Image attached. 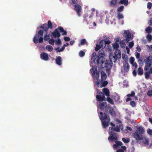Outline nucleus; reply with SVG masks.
I'll return each mask as SVG.
<instances>
[{
    "instance_id": "obj_33",
    "label": "nucleus",
    "mask_w": 152,
    "mask_h": 152,
    "mask_svg": "<svg viewBox=\"0 0 152 152\" xmlns=\"http://www.w3.org/2000/svg\"><path fill=\"white\" fill-rule=\"evenodd\" d=\"M46 48L50 52L51 51L53 50V47L49 45H46Z\"/></svg>"
},
{
    "instance_id": "obj_27",
    "label": "nucleus",
    "mask_w": 152,
    "mask_h": 152,
    "mask_svg": "<svg viewBox=\"0 0 152 152\" xmlns=\"http://www.w3.org/2000/svg\"><path fill=\"white\" fill-rule=\"evenodd\" d=\"M113 99L115 102H120V96L118 94H116V95H114Z\"/></svg>"
},
{
    "instance_id": "obj_16",
    "label": "nucleus",
    "mask_w": 152,
    "mask_h": 152,
    "mask_svg": "<svg viewBox=\"0 0 152 152\" xmlns=\"http://www.w3.org/2000/svg\"><path fill=\"white\" fill-rule=\"evenodd\" d=\"M41 58L44 61H47L49 60V58L48 54L46 53L43 52L40 55Z\"/></svg>"
},
{
    "instance_id": "obj_18",
    "label": "nucleus",
    "mask_w": 152,
    "mask_h": 152,
    "mask_svg": "<svg viewBox=\"0 0 152 152\" xmlns=\"http://www.w3.org/2000/svg\"><path fill=\"white\" fill-rule=\"evenodd\" d=\"M41 28H42L43 31L46 32V34H47V31L48 30L49 28L48 26V25L47 24L45 23L41 26L40 27Z\"/></svg>"
},
{
    "instance_id": "obj_1",
    "label": "nucleus",
    "mask_w": 152,
    "mask_h": 152,
    "mask_svg": "<svg viewBox=\"0 0 152 152\" xmlns=\"http://www.w3.org/2000/svg\"><path fill=\"white\" fill-rule=\"evenodd\" d=\"M91 71L92 73V75L93 78V81L94 85V86H96L99 88V72L96 68H93L91 69Z\"/></svg>"
},
{
    "instance_id": "obj_57",
    "label": "nucleus",
    "mask_w": 152,
    "mask_h": 152,
    "mask_svg": "<svg viewBox=\"0 0 152 152\" xmlns=\"http://www.w3.org/2000/svg\"><path fill=\"white\" fill-rule=\"evenodd\" d=\"M64 39L65 41H69L70 40V38L67 37H64Z\"/></svg>"
},
{
    "instance_id": "obj_47",
    "label": "nucleus",
    "mask_w": 152,
    "mask_h": 152,
    "mask_svg": "<svg viewBox=\"0 0 152 152\" xmlns=\"http://www.w3.org/2000/svg\"><path fill=\"white\" fill-rule=\"evenodd\" d=\"M115 142L117 145L118 146H121L123 144L121 142L118 141L117 140H116L115 141Z\"/></svg>"
},
{
    "instance_id": "obj_12",
    "label": "nucleus",
    "mask_w": 152,
    "mask_h": 152,
    "mask_svg": "<svg viewBox=\"0 0 152 152\" xmlns=\"http://www.w3.org/2000/svg\"><path fill=\"white\" fill-rule=\"evenodd\" d=\"M121 57V53L120 51V50H118V52L116 51L114 53V55L113 56V58H112V60L113 61L114 63H115L118 58H120Z\"/></svg>"
},
{
    "instance_id": "obj_44",
    "label": "nucleus",
    "mask_w": 152,
    "mask_h": 152,
    "mask_svg": "<svg viewBox=\"0 0 152 152\" xmlns=\"http://www.w3.org/2000/svg\"><path fill=\"white\" fill-rule=\"evenodd\" d=\"M124 7L123 6H122L119 7L117 9V11L118 12H121L123 11L124 10Z\"/></svg>"
},
{
    "instance_id": "obj_39",
    "label": "nucleus",
    "mask_w": 152,
    "mask_h": 152,
    "mask_svg": "<svg viewBox=\"0 0 152 152\" xmlns=\"http://www.w3.org/2000/svg\"><path fill=\"white\" fill-rule=\"evenodd\" d=\"M113 48L115 49H117L119 48L118 44L116 42L114 43L113 45Z\"/></svg>"
},
{
    "instance_id": "obj_61",
    "label": "nucleus",
    "mask_w": 152,
    "mask_h": 152,
    "mask_svg": "<svg viewBox=\"0 0 152 152\" xmlns=\"http://www.w3.org/2000/svg\"><path fill=\"white\" fill-rule=\"evenodd\" d=\"M138 59V63L140 64H143V60L140 58Z\"/></svg>"
},
{
    "instance_id": "obj_32",
    "label": "nucleus",
    "mask_w": 152,
    "mask_h": 152,
    "mask_svg": "<svg viewBox=\"0 0 152 152\" xmlns=\"http://www.w3.org/2000/svg\"><path fill=\"white\" fill-rule=\"evenodd\" d=\"M120 3L121 4H124L125 6H126L128 4V0H121Z\"/></svg>"
},
{
    "instance_id": "obj_34",
    "label": "nucleus",
    "mask_w": 152,
    "mask_h": 152,
    "mask_svg": "<svg viewBox=\"0 0 152 152\" xmlns=\"http://www.w3.org/2000/svg\"><path fill=\"white\" fill-rule=\"evenodd\" d=\"M109 134H112L113 133H114V131H115V129L113 128V127H109Z\"/></svg>"
},
{
    "instance_id": "obj_11",
    "label": "nucleus",
    "mask_w": 152,
    "mask_h": 152,
    "mask_svg": "<svg viewBox=\"0 0 152 152\" xmlns=\"http://www.w3.org/2000/svg\"><path fill=\"white\" fill-rule=\"evenodd\" d=\"M133 137L137 142H138L139 141L142 140L143 137L142 134L139 133L137 131L133 133Z\"/></svg>"
},
{
    "instance_id": "obj_31",
    "label": "nucleus",
    "mask_w": 152,
    "mask_h": 152,
    "mask_svg": "<svg viewBox=\"0 0 152 152\" xmlns=\"http://www.w3.org/2000/svg\"><path fill=\"white\" fill-rule=\"evenodd\" d=\"M145 31L147 33L149 34L151 33L152 31V28L150 26H148L145 29Z\"/></svg>"
},
{
    "instance_id": "obj_38",
    "label": "nucleus",
    "mask_w": 152,
    "mask_h": 152,
    "mask_svg": "<svg viewBox=\"0 0 152 152\" xmlns=\"http://www.w3.org/2000/svg\"><path fill=\"white\" fill-rule=\"evenodd\" d=\"M146 38L148 40L149 42H151L152 40V36L151 34H148L146 36Z\"/></svg>"
},
{
    "instance_id": "obj_62",
    "label": "nucleus",
    "mask_w": 152,
    "mask_h": 152,
    "mask_svg": "<svg viewBox=\"0 0 152 152\" xmlns=\"http://www.w3.org/2000/svg\"><path fill=\"white\" fill-rule=\"evenodd\" d=\"M132 64L133 66H134L135 67V69L137 68V65L136 62H134L133 63V64Z\"/></svg>"
},
{
    "instance_id": "obj_46",
    "label": "nucleus",
    "mask_w": 152,
    "mask_h": 152,
    "mask_svg": "<svg viewBox=\"0 0 152 152\" xmlns=\"http://www.w3.org/2000/svg\"><path fill=\"white\" fill-rule=\"evenodd\" d=\"M114 55V54H113V53H110L109 55V58H110V62H111L112 64H113V60H112V58H113V56Z\"/></svg>"
},
{
    "instance_id": "obj_15",
    "label": "nucleus",
    "mask_w": 152,
    "mask_h": 152,
    "mask_svg": "<svg viewBox=\"0 0 152 152\" xmlns=\"http://www.w3.org/2000/svg\"><path fill=\"white\" fill-rule=\"evenodd\" d=\"M59 29H58V28H56L55 29L54 31L52 32V35L53 37H52L56 38L58 37L59 38L61 36V34L58 31Z\"/></svg>"
},
{
    "instance_id": "obj_9",
    "label": "nucleus",
    "mask_w": 152,
    "mask_h": 152,
    "mask_svg": "<svg viewBox=\"0 0 152 152\" xmlns=\"http://www.w3.org/2000/svg\"><path fill=\"white\" fill-rule=\"evenodd\" d=\"M43 31L42 30H39L38 32L35 36L34 37L33 39V41L35 44H37L38 43V39L39 37H42L43 36Z\"/></svg>"
},
{
    "instance_id": "obj_19",
    "label": "nucleus",
    "mask_w": 152,
    "mask_h": 152,
    "mask_svg": "<svg viewBox=\"0 0 152 152\" xmlns=\"http://www.w3.org/2000/svg\"><path fill=\"white\" fill-rule=\"evenodd\" d=\"M137 131L139 132V133L141 134H143L144 133L145 130L143 127L141 126H139L137 128Z\"/></svg>"
},
{
    "instance_id": "obj_23",
    "label": "nucleus",
    "mask_w": 152,
    "mask_h": 152,
    "mask_svg": "<svg viewBox=\"0 0 152 152\" xmlns=\"http://www.w3.org/2000/svg\"><path fill=\"white\" fill-rule=\"evenodd\" d=\"M85 44L87 45V42L85 39H83L80 40V44H79L78 45L80 46V45H83Z\"/></svg>"
},
{
    "instance_id": "obj_8",
    "label": "nucleus",
    "mask_w": 152,
    "mask_h": 152,
    "mask_svg": "<svg viewBox=\"0 0 152 152\" xmlns=\"http://www.w3.org/2000/svg\"><path fill=\"white\" fill-rule=\"evenodd\" d=\"M91 59L92 61V63H96L97 64H99L100 60L101 58L98 56L96 55V54L95 52L93 53L91 55Z\"/></svg>"
},
{
    "instance_id": "obj_20",
    "label": "nucleus",
    "mask_w": 152,
    "mask_h": 152,
    "mask_svg": "<svg viewBox=\"0 0 152 152\" xmlns=\"http://www.w3.org/2000/svg\"><path fill=\"white\" fill-rule=\"evenodd\" d=\"M56 63L58 65H61L62 64V59L61 57L58 56L56 59Z\"/></svg>"
},
{
    "instance_id": "obj_60",
    "label": "nucleus",
    "mask_w": 152,
    "mask_h": 152,
    "mask_svg": "<svg viewBox=\"0 0 152 152\" xmlns=\"http://www.w3.org/2000/svg\"><path fill=\"white\" fill-rule=\"evenodd\" d=\"M147 132L148 134L152 136V130L151 129L147 130Z\"/></svg>"
},
{
    "instance_id": "obj_36",
    "label": "nucleus",
    "mask_w": 152,
    "mask_h": 152,
    "mask_svg": "<svg viewBox=\"0 0 152 152\" xmlns=\"http://www.w3.org/2000/svg\"><path fill=\"white\" fill-rule=\"evenodd\" d=\"M44 39L45 41H47L50 39V35L46 34L44 37Z\"/></svg>"
},
{
    "instance_id": "obj_64",
    "label": "nucleus",
    "mask_w": 152,
    "mask_h": 152,
    "mask_svg": "<svg viewBox=\"0 0 152 152\" xmlns=\"http://www.w3.org/2000/svg\"><path fill=\"white\" fill-rule=\"evenodd\" d=\"M105 45H109L110 43L111 42L110 40H104Z\"/></svg>"
},
{
    "instance_id": "obj_14",
    "label": "nucleus",
    "mask_w": 152,
    "mask_h": 152,
    "mask_svg": "<svg viewBox=\"0 0 152 152\" xmlns=\"http://www.w3.org/2000/svg\"><path fill=\"white\" fill-rule=\"evenodd\" d=\"M110 135V136L108 138V140L109 141H114L118 140V135L116 133H113Z\"/></svg>"
},
{
    "instance_id": "obj_35",
    "label": "nucleus",
    "mask_w": 152,
    "mask_h": 152,
    "mask_svg": "<svg viewBox=\"0 0 152 152\" xmlns=\"http://www.w3.org/2000/svg\"><path fill=\"white\" fill-rule=\"evenodd\" d=\"M121 47L123 48H124L126 46V44L123 40H121L120 42Z\"/></svg>"
},
{
    "instance_id": "obj_56",
    "label": "nucleus",
    "mask_w": 152,
    "mask_h": 152,
    "mask_svg": "<svg viewBox=\"0 0 152 152\" xmlns=\"http://www.w3.org/2000/svg\"><path fill=\"white\" fill-rule=\"evenodd\" d=\"M147 95L149 96H152V90H149L147 93Z\"/></svg>"
},
{
    "instance_id": "obj_28",
    "label": "nucleus",
    "mask_w": 152,
    "mask_h": 152,
    "mask_svg": "<svg viewBox=\"0 0 152 152\" xmlns=\"http://www.w3.org/2000/svg\"><path fill=\"white\" fill-rule=\"evenodd\" d=\"M137 73L138 75H142L143 73V70L142 69L141 67H139L137 70Z\"/></svg>"
},
{
    "instance_id": "obj_6",
    "label": "nucleus",
    "mask_w": 152,
    "mask_h": 152,
    "mask_svg": "<svg viewBox=\"0 0 152 152\" xmlns=\"http://www.w3.org/2000/svg\"><path fill=\"white\" fill-rule=\"evenodd\" d=\"M101 66L102 68H107L110 69L111 68L112 66V64L110 61L108 62L107 60L105 58H103L102 59L101 62Z\"/></svg>"
},
{
    "instance_id": "obj_45",
    "label": "nucleus",
    "mask_w": 152,
    "mask_h": 152,
    "mask_svg": "<svg viewBox=\"0 0 152 152\" xmlns=\"http://www.w3.org/2000/svg\"><path fill=\"white\" fill-rule=\"evenodd\" d=\"M116 0H112L110 2V4L112 6H114L116 3Z\"/></svg>"
},
{
    "instance_id": "obj_55",
    "label": "nucleus",
    "mask_w": 152,
    "mask_h": 152,
    "mask_svg": "<svg viewBox=\"0 0 152 152\" xmlns=\"http://www.w3.org/2000/svg\"><path fill=\"white\" fill-rule=\"evenodd\" d=\"M123 142L125 143H128L129 142V140L123 138L122 139Z\"/></svg>"
},
{
    "instance_id": "obj_48",
    "label": "nucleus",
    "mask_w": 152,
    "mask_h": 152,
    "mask_svg": "<svg viewBox=\"0 0 152 152\" xmlns=\"http://www.w3.org/2000/svg\"><path fill=\"white\" fill-rule=\"evenodd\" d=\"M129 61L131 64H133L134 62V57H131L130 58Z\"/></svg>"
},
{
    "instance_id": "obj_59",
    "label": "nucleus",
    "mask_w": 152,
    "mask_h": 152,
    "mask_svg": "<svg viewBox=\"0 0 152 152\" xmlns=\"http://www.w3.org/2000/svg\"><path fill=\"white\" fill-rule=\"evenodd\" d=\"M115 129V131L119 132L120 131L119 128L118 126H117Z\"/></svg>"
},
{
    "instance_id": "obj_21",
    "label": "nucleus",
    "mask_w": 152,
    "mask_h": 152,
    "mask_svg": "<svg viewBox=\"0 0 152 152\" xmlns=\"http://www.w3.org/2000/svg\"><path fill=\"white\" fill-rule=\"evenodd\" d=\"M58 29L61 33H62V35H66L67 32L66 31L64 30L63 28L61 26H59L58 27Z\"/></svg>"
},
{
    "instance_id": "obj_41",
    "label": "nucleus",
    "mask_w": 152,
    "mask_h": 152,
    "mask_svg": "<svg viewBox=\"0 0 152 152\" xmlns=\"http://www.w3.org/2000/svg\"><path fill=\"white\" fill-rule=\"evenodd\" d=\"M85 53L82 50L80 51L79 53V56L80 57H83L85 56Z\"/></svg>"
},
{
    "instance_id": "obj_26",
    "label": "nucleus",
    "mask_w": 152,
    "mask_h": 152,
    "mask_svg": "<svg viewBox=\"0 0 152 152\" xmlns=\"http://www.w3.org/2000/svg\"><path fill=\"white\" fill-rule=\"evenodd\" d=\"M142 140V142L145 145H149V141L148 139H146L145 137H143Z\"/></svg>"
},
{
    "instance_id": "obj_52",
    "label": "nucleus",
    "mask_w": 152,
    "mask_h": 152,
    "mask_svg": "<svg viewBox=\"0 0 152 152\" xmlns=\"http://www.w3.org/2000/svg\"><path fill=\"white\" fill-rule=\"evenodd\" d=\"M147 8L149 9H150L152 7V4L150 2H148L147 4Z\"/></svg>"
},
{
    "instance_id": "obj_4",
    "label": "nucleus",
    "mask_w": 152,
    "mask_h": 152,
    "mask_svg": "<svg viewBox=\"0 0 152 152\" xmlns=\"http://www.w3.org/2000/svg\"><path fill=\"white\" fill-rule=\"evenodd\" d=\"M101 80H99V88H102L106 86L108 84V82L105 80L107 78V75L106 73L103 71H102L101 73Z\"/></svg>"
},
{
    "instance_id": "obj_13",
    "label": "nucleus",
    "mask_w": 152,
    "mask_h": 152,
    "mask_svg": "<svg viewBox=\"0 0 152 152\" xmlns=\"http://www.w3.org/2000/svg\"><path fill=\"white\" fill-rule=\"evenodd\" d=\"M107 105V102H102V103H99V106L102 110H105V111L107 112V111L108 108Z\"/></svg>"
},
{
    "instance_id": "obj_30",
    "label": "nucleus",
    "mask_w": 152,
    "mask_h": 152,
    "mask_svg": "<svg viewBox=\"0 0 152 152\" xmlns=\"http://www.w3.org/2000/svg\"><path fill=\"white\" fill-rule=\"evenodd\" d=\"M102 47V48H103L105 47V45L104 41L102 40L100 41L99 44Z\"/></svg>"
},
{
    "instance_id": "obj_58",
    "label": "nucleus",
    "mask_w": 152,
    "mask_h": 152,
    "mask_svg": "<svg viewBox=\"0 0 152 152\" xmlns=\"http://www.w3.org/2000/svg\"><path fill=\"white\" fill-rule=\"evenodd\" d=\"M136 54L135 55L136 58L139 59L140 57V53H138L137 52L136 53Z\"/></svg>"
},
{
    "instance_id": "obj_53",
    "label": "nucleus",
    "mask_w": 152,
    "mask_h": 152,
    "mask_svg": "<svg viewBox=\"0 0 152 152\" xmlns=\"http://www.w3.org/2000/svg\"><path fill=\"white\" fill-rule=\"evenodd\" d=\"M134 45V43L133 42H131L129 43V47L130 48H132Z\"/></svg>"
},
{
    "instance_id": "obj_29",
    "label": "nucleus",
    "mask_w": 152,
    "mask_h": 152,
    "mask_svg": "<svg viewBox=\"0 0 152 152\" xmlns=\"http://www.w3.org/2000/svg\"><path fill=\"white\" fill-rule=\"evenodd\" d=\"M109 112L111 116L114 117L116 116V113L115 112L113 108L110 109L109 110Z\"/></svg>"
},
{
    "instance_id": "obj_7",
    "label": "nucleus",
    "mask_w": 152,
    "mask_h": 152,
    "mask_svg": "<svg viewBox=\"0 0 152 152\" xmlns=\"http://www.w3.org/2000/svg\"><path fill=\"white\" fill-rule=\"evenodd\" d=\"M123 36L125 38L124 40L127 42L132 40L133 38V34L130 33L129 30L124 31Z\"/></svg>"
},
{
    "instance_id": "obj_63",
    "label": "nucleus",
    "mask_w": 152,
    "mask_h": 152,
    "mask_svg": "<svg viewBox=\"0 0 152 152\" xmlns=\"http://www.w3.org/2000/svg\"><path fill=\"white\" fill-rule=\"evenodd\" d=\"M65 47L63 46V47L60 49L58 50V51L59 52H62L65 49Z\"/></svg>"
},
{
    "instance_id": "obj_50",
    "label": "nucleus",
    "mask_w": 152,
    "mask_h": 152,
    "mask_svg": "<svg viewBox=\"0 0 152 152\" xmlns=\"http://www.w3.org/2000/svg\"><path fill=\"white\" fill-rule=\"evenodd\" d=\"M130 104L132 107H134L136 105V103L134 101H131L130 102Z\"/></svg>"
},
{
    "instance_id": "obj_3",
    "label": "nucleus",
    "mask_w": 152,
    "mask_h": 152,
    "mask_svg": "<svg viewBox=\"0 0 152 152\" xmlns=\"http://www.w3.org/2000/svg\"><path fill=\"white\" fill-rule=\"evenodd\" d=\"M100 114L101 116L99 117V118L102 121V127L103 128H106L109 126L110 121V118L105 113L103 114L101 112L100 113Z\"/></svg>"
},
{
    "instance_id": "obj_51",
    "label": "nucleus",
    "mask_w": 152,
    "mask_h": 152,
    "mask_svg": "<svg viewBox=\"0 0 152 152\" xmlns=\"http://www.w3.org/2000/svg\"><path fill=\"white\" fill-rule=\"evenodd\" d=\"M117 15L118 18L119 19L124 18L123 15L121 14L118 13Z\"/></svg>"
},
{
    "instance_id": "obj_24",
    "label": "nucleus",
    "mask_w": 152,
    "mask_h": 152,
    "mask_svg": "<svg viewBox=\"0 0 152 152\" xmlns=\"http://www.w3.org/2000/svg\"><path fill=\"white\" fill-rule=\"evenodd\" d=\"M99 55L100 57L102 58L104 56V51L103 49L100 50L99 51Z\"/></svg>"
},
{
    "instance_id": "obj_22",
    "label": "nucleus",
    "mask_w": 152,
    "mask_h": 152,
    "mask_svg": "<svg viewBox=\"0 0 152 152\" xmlns=\"http://www.w3.org/2000/svg\"><path fill=\"white\" fill-rule=\"evenodd\" d=\"M75 9L77 13L80 12L81 11V6L78 4H76L75 6Z\"/></svg>"
},
{
    "instance_id": "obj_43",
    "label": "nucleus",
    "mask_w": 152,
    "mask_h": 152,
    "mask_svg": "<svg viewBox=\"0 0 152 152\" xmlns=\"http://www.w3.org/2000/svg\"><path fill=\"white\" fill-rule=\"evenodd\" d=\"M135 95V93L134 91H132L131 92V94H129L127 95V96L128 97H133Z\"/></svg>"
},
{
    "instance_id": "obj_49",
    "label": "nucleus",
    "mask_w": 152,
    "mask_h": 152,
    "mask_svg": "<svg viewBox=\"0 0 152 152\" xmlns=\"http://www.w3.org/2000/svg\"><path fill=\"white\" fill-rule=\"evenodd\" d=\"M61 43V41L60 39L58 38L56 41V44L57 45H60Z\"/></svg>"
},
{
    "instance_id": "obj_25",
    "label": "nucleus",
    "mask_w": 152,
    "mask_h": 152,
    "mask_svg": "<svg viewBox=\"0 0 152 152\" xmlns=\"http://www.w3.org/2000/svg\"><path fill=\"white\" fill-rule=\"evenodd\" d=\"M110 96H107L106 98V100L109 103L113 105L114 104L113 101L112 99L110 98Z\"/></svg>"
},
{
    "instance_id": "obj_2",
    "label": "nucleus",
    "mask_w": 152,
    "mask_h": 152,
    "mask_svg": "<svg viewBox=\"0 0 152 152\" xmlns=\"http://www.w3.org/2000/svg\"><path fill=\"white\" fill-rule=\"evenodd\" d=\"M99 90H97V92L98 93H99V95H96V98L97 100L99 102L106 100L105 99V97L104 95L107 97L110 96V91L107 88H103L102 89L103 93L101 91H100L99 93Z\"/></svg>"
},
{
    "instance_id": "obj_42",
    "label": "nucleus",
    "mask_w": 152,
    "mask_h": 152,
    "mask_svg": "<svg viewBox=\"0 0 152 152\" xmlns=\"http://www.w3.org/2000/svg\"><path fill=\"white\" fill-rule=\"evenodd\" d=\"M101 48H102V47L99 44H97L95 48V50L96 51H97L99 50Z\"/></svg>"
},
{
    "instance_id": "obj_37",
    "label": "nucleus",
    "mask_w": 152,
    "mask_h": 152,
    "mask_svg": "<svg viewBox=\"0 0 152 152\" xmlns=\"http://www.w3.org/2000/svg\"><path fill=\"white\" fill-rule=\"evenodd\" d=\"M48 26L49 28L52 29L53 28V26L50 20H48Z\"/></svg>"
},
{
    "instance_id": "obj_40",
    "label": "nucleus",
    "mask_w": 152,
    "mask_h": 152,
    "mask_svg": "<svg viewBox=\"0 0 152 152\" xmlns=\"http://www.w3.org/2000/svg\"><path fill=\"white\" fill-rule=\"evenodd\" d=\"M54 42H55L53 38L50 39L48 41V42H49V44H50L52 45H54Z\"/></svg>"
},
{
    "instance_id": "obj_17",
    "label": "nucleus",
    "mask_w": 152,
    "mask_h": 152,
    "mask_svg": "<svg viewBox=\"0 0 152 152\" xmlns=\"http://www.w3.org/2000/svg\"><path fill=\"white\" fill-rule=\"evenodd\" d=\"M150 74H152V67L150 69L149 71L146 72L144 73L145 78V79L148 80L149 78Z\"/></svg>"
},
{
    "instance_id": "obj_5",
    "label": "nucleus",
    "mask_w": 152,
    "mask_h": 152,
    "mask_svg": "<svg viewBox=\"0 0 152 152\" xmlns=\"http://www.w3.org/2000/svg\"><path fill=\"white\" fill-rule=\"evenodd\" d=\"M144 62L145 64L144 68V70L145 71H148V69L150 68L152 63V56H150L146 59H144Z\"/></svg>"
},
{
    "instance_id": "obj_10",
    "label": "nucleus",
    "mask_w": 152,
    "mask_h": 152,
    "mask_svg": "<svg viewBox=\"0 0 152 152\" xmlns=\"http://www.w3.org/2000/svg\"><path fill=\"white\" fill-rule=\"evenodd\" d=\"M130 66L129 65L128 63H126L123 65V68L121 70V72L122 73L124 74V75H125L127 73H128Z\"/></svg>"
},
{
    "instance_id": "obj_54",
    "label": "nucleus",
    "mask_w": 152,
    "mask_h": 152,
    "mask_svg": "<svg viewBox=\"0 0 152 152\" xmlns=\"http://www.w3.org/2000/svg\"><path fill=\"white\" fill-rule=\"evenodd\" d=\"M38 40V42L39 43H42L43 42V38L42 37H39Z\"/></svg>"
}]
</instances>
